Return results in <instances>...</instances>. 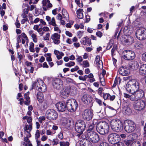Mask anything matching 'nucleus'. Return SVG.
Segmentation results:
<instances>
[{
    "mask_svg": "<svg viewBox=\"0 0 146 146\" xmlns=\"http://www.w3.org/2000/svg\"><path fill=\"white\" fill-rule=\"evenodd\" d=\"M108 140L111 144H115L119 142L120 141V137L118 134L115 133H112L108 135Z\"/></svg>",
    "mask_w": 146,
    "mask_h": 146,
    "instance_id": "9d476101",
    "label": "nucleus"
},
{
    "mask_svg": "<svg viewBox=\"0 0 146 146\" xmlns=\"http://www.w3.org/2000/svg\"><path fill=\"white\" fill-rule=\"evenodd\" d=\"M139 73L143 76L146 75V64L142 65L139 68Z\"/></svg>",
    "mask_w": 146,
    "mask_h": 146,
    "instance_id": "cd10ccee",
    "label": "nucleus"
},
{
    "mask_svg": "<svg viewBox=\"0 0 146 146\" xmlns=\"http://www.w3.org/2000/svg\"><path fill=\"white\" fill-rule=\"evenodd\" d=\"M82 116L84 119L90 120L93 116V111L90 110L86 109L83 113Z\"/></svg>",
    "mask_w": 146,
    "mask_h": 146,
    "instance_id": "2eb2a0df",
    "label": "nucleus"
},
{
    "mask_svg": "<svg viewBox=\"0 0 146 146\" xmlns=\"http://www.w3.org/2000/svg\"><path fill=\"white\" fill-rule=\"evenodd\" d=\"M86 127L84 122L82 120H79L77 121L75 125L76 131L80 134H82Z\"/></svg>",
    "mask_w": 146,
    "mask_h": 146,
    "instance_id": "1a4fd4ad",
    "label": "nucleus"
},
{
    "mask_svg": "<svg viewBox=\"0 0 146 146\" xmlns=\"http://www.w3.org/2000/svg\"><path fill=\"white\" fill-rule=\"evenodd\" d=\"M110 126L111 129L116 132L120 131L123 129V124L121 122L117 119L111 120L110 123Z\"/></svg>",
    "mask_w": 146,
    "mask_h": 146,
    "instance_id": "7ed1b4c3",
    "label": "nucleus"
},
{
    "mask_svg": "<svg viewBox=\"0 0 146 146\" xmlns=\"http://www.w3.org/2000/svg\"><path fill=\"white\" fill-rule=\"evenodd\" d=\"M25 133H28L29 135L28 136L30 137L31 136V135L30 134L31 131L32 129V125L31 124H29V125H26L24 127Z\"/></svg>",
    "mask_w": 146,
    "mask_h": 146,
    "instance_id": "bb28decb",
    "label": "nucleus"
},
{
    "mask_svg": "<svg viewBox=\"0 0 146 146\" xmlns=\"http://www.w3.org/2000/svg\"><path fill=\"white\" fill-rule=\"evenodd\" d=\"M42 8L45 11H46L48 8L51 7L52 6L49 0H43L42 1Z\"/></svg>",
    "mask_w": 146,
    "mask_h": 146,
    "instance_id": "412c9836",
    "label": "nucleus"
},
{
    "mask_svg": "<svg viewBox=\"0 0 146 146\" xmlns=\"http://www.w3.org/2000/svg\"><path fill=\"white\" fill-rule=\"evenodd\" d=\"M59 52V51L56 50H54V54L56 56V57L58 60H60L62 58V57L58 55Z\"/></svg>",
    "mask_w": 146,
    "mask_h": 146,
    "instance_id": "8fccbe9b",
    "label": "nucleus"
},
{
    "mask_svg": "<svg viewBox=\"0 0 146 146\" xmlns=\"http://www.w3.org/2000/svg\"><path fill=\"white\" fill-rule=\"evenodd\" d=\"M135 35L140 40H144L146 38V30L143 28H139L136 30Z\"/></svg>",
    "mask_w": 146,
    "mask_h": 146,
    "instance_id": "9b49d317",
    "label": "nucleus"
},
{
    "mask_svg": "<svg viewBox=\"0 0 146 146\" xmlns=\"http://www.w3.org/2000/svg\"><path fill=\"white\" fill-rule=\"evenodd\" d=\"M97 132L102 135H104L108 133L109 127L108 124L105 122H99L96 126Z\"/></svg>",
    "mask_w": 146,
    "mask_h": 146,
    "instance_id": "39448f33",
    "label": "nucleus"
},
{
    "mask_svg": "<svg viewBox=\"0 0 146 146\" xmlns=\"http://www.w3.org/2000/svg\"><path fill=\"white\" fill-rule=\"evenodd\" d=\"M124 126L125 131L128 133L133 132L136 129L135 123L131 120H125L124 122Z\"/></svg>",
    "mask_w": 146,
    "mask_h": 146,
    "instance_id": "423d86ee",
    "label": "nucleus"
},
{
    "mask_svg": "<svg viewBox=\"0 0 146 146\" xmlns=\"http://www.w3.org/2000/svg\"><path fill=\"white\" fill-rule=\"evenodd\" d=\"M46 115L48 119L51 120H55L58 116L57 112L54 110L51 109L47 110Z\"/></svg>",
    "mask_w": 146,
    "mask_h": 146,
    "instance_id": "4468645a",
    "label": "nucleus"
},
{
    "mask_svg": "<svg viewBox=\"0 0 146 146\" xmlns=\"http://www.w3.org/2000/svg\"><path fill=\"white\" fill-rule=\"evenodd\" d=\"M100 81L101 83V85L102 86H105L106 84L105 82V80L104 78L103 77L102 78H100Z\"/></svg>",
    "mask_w": 146,
    "mask_h": 146,
    "instance_id": "864d4df0",
    "label": "nucleus"
},
{
    "mask_svg": "<svg viewBox=\"0 0 146 146\" xmlns=\"http://www.w3.org/2000/svg\"><path fill=\"white\" fill-rule=\"evenodd\" d=\"M87 78V75H85L84 76H80L78 77L79 79L80 80H82L83 81H86V78Z\"/></svg>",
    "mask_w": 146,
    "mask_h": 146,
    "instance_id": "6e6d98bb",
    "label": "nucleus"
},
{
    "mask_svg": "<svg viewBox=\"0 0 146 146\" xmlns=\"http://www.w3.org/2000/svg\"><path fill=\"white\" fill-rule=\"evenodd\" d=\"M93 97L94 100L98 104L100 105L102 104V101L100 100L97 98L96 96H95V94L93 95Z\"/></svg>",
    "mask_w": 146,
    "mask_h": 146,
    "instance_id": "ea45409f",
    "label": "nucleus"
},
{
    "mask_svg": "<svg viewBox=\"0 0 146 146\" xmlns=\"http://www.w3.org/2000/svg\"><path fill=\"white\" fill-rule=\"evenodd\" d=\"M139 88L138 82L136 80L132 79L129 80L126 86V90L129 93L134 92Z\"/></svg>",
    "mask_w": 146,
    "mask_h": 146,
    "instance_id": "20e7f679",
    "label": "nucleus"
},
{
    "mask_svg": "<svg viewBox=\"0 0 146 146\" xmlns=\"http://www.w3.org/2000/svg\"><path fill=\"white\" fill-rule=\"evenodd\" d=\"M45 119V117L44 116H40L38 118V121L40 123H42L43 121H44Z\"/></svg>",
    "mask_w": 146,
    "mask_h": 146,
    "instance_id": "13d9d810",
    "label": "nucleus"
},
{
    "mask_svg": "<svg viewBox=\"0 0 146 146\" xmlns=\"http://www.w3.org/2000/svg\"><path fill=\"white\" fill-rule=\"evenodd\" d=\"M133 33V31L132 30H131L130 28L129 30L126 31V32H124V33L125 35H126V36H129V35Z\"/></svg>",
    "mask_w": 146,
    "mask_h": 146,
    "instance_id": "09e8293b",
    "label": "nucleus"
},
{
    "mask_svg": "<svg viewBox=\"0 0 146 146\" xmlns=\"http://www.w3.org/2000/svg\"><path fill=\"white\" fill-rule=\"evenodd\" d=\"M52 84L55 88L60 90L62 87L63 82L59 78H56L54 79Z\"/></svg>",
    "mask_w": 146,
    "mask_h": 146,
    "instance_id": "dca6fc26",
    "label": "nucleus"
},
{
    "mask_svg": "<svg viewBox=\"0 0 146 146\" xmlns=\"http://www.w3.org/2000/svg\"><path fill=\"white\" fill-rule=\"evenodd\" d=\"M31 37L32 38L33 41L35 42H36L37 41V36L35 34H33V35L31 36Z\"/></svg>",
    "mask_w": 146,
    "mask_h": 146,
    "instance_id": "603ef678",
    "label": "nucleus"
},
{
    "mask_svg": "<svg viewBox=\"0 0 146 146\" xmlns=\"http://www.w3.org/2000/svg\"><path fill=\"white\" fill-rule=\"evenodd\" d=\"M133 41L134 38L133 37L127 36L124 38L123 42L125 44L130 45L133 43Z\"/></svg>",
    "mask_w": 146,
    "mask_h": 146,
    "instance_id": "5701e85b",
    "label": "nucleus"
},
{
    "mask_svg": "<svg viewBox=\"0 0 146 146\" xmlns=\"http://www.w3.org/2000/svg\"><path fill=\"white\" fill-rule=\"evenodd\" d=\"M145 101L143 100H139L135 101L134 102V108L137 110H141L144 109L146 106Z\"/></svg>",
    "mask_w": 146,
    "mask_h": 146,
    "instance_id": "f8f14e48",
    "label": "nucleus"
},
{
    "mask_svg": "<svg viewBox=\"0 0 146 146\" xmlns=\"http://www.w3.org/2000/svg\"><path fill=\"white\" fill-rule=\"evenodd\" d=\"M54 26V30L55 31H57L59 33H61V31L59 29V28L56 26Z\"/></svg>",
    "mask_w": 146,
    "mask_h": 146,
    "instance_id": "0e129e2a",
    "label": "nucleus"
},
{
    "mask_svg": "<svg viewBox=\"0 0 146 146\" xmlns=\"http://www.w3.org/2000/svg\"><path fill=\"white\" fill-rule=\"evenodd\" d=\"M81 100L85 104H87L92 101V98L88 95L85 94L83 96Z\"/></svg>",
    "mask_w": 146,
    "mask_h": 146,
    "instance_id": "4be33fe9",
    "label": "nucleus"
},
{
    "mask_svg": "<svg viewBox=\"0 0 146 146\" xmlns=\"http://www.w3.org/2000/svg\"><path fill=\"white\" fill-rule=\"evenodd\" d=\"M50 36V33H47L46 35L44 36V39L45 40H49Z\"/></svg>",
    "mask_w": 146,
    "mask_h": 146,
    "instance_id": "bf43d9fd",
    "label": "nucleus"
},
{
    "mask_svg": "<svg viewBox=\"0 0 146 146\" xmlns=\"http://www.w3.org/2000/svg\"><path fill=\"white\" fill-rule=\"evenodd\" d=\"M123 58L127 60H131L134 59L135 57V52L130 50H124L122 53Z\"/></svg>",
    "mask_w": 146,
    "mask_h": 146,
    "instance_id": "ddd939ff",
    "label": "nucleus"
},
{
    "mask_svg": "<svg viewBox=\"0 0 146 146\" xmlns=\"http://www.w3.org/2000/svg\"><path fill=\"white\" fill-rule=\"evenodd\" d=\"M62 123L64 126L68 128L71 125V121L69 119L64 118L63 119Z\"/></svg>",
    "mask_w": 146,
    "mask_h": 146,
    "instance_id": "c85d7f7f",
    "label": "nucleus"
},
{
    "mask_svg": "<svg viewBox=\"0 0 146 146\" xmlns=\"http://www.w3.org/2000/svg\"><path fill=\"white\" fill-rule=\"evenodd\" d=\"M80 65L84 68H88L89 67L90 64L88 60H86L83 61Z\"/></svg>",
    "mask_w": 146,
    "mask_h": 146,
    "instance_id": "f704fd0d",
    "label": "nucleus"
},
{
    "mask_svg": "<svg viewBox=\"0 0 146 146\" xmlns=\"http://www.w3.org/2000/svg\"><path fill=\"white\" fill-rule=\"evenodd\" d=\"M60 35L57 33H54L51 36L53 42L55 44H58L60 43Z\"/></svg>",
    "mask_w": 146,
    "mask_h": 146,
    "instance_id": "a211bd4d",
    "label": "nucleus"
},
{
    "mask_svg": "<svg viewBox=\"0 0 146 146\" xmlns=\"http://www.w3.org/2000/svg\"><path fill=\"white\" fill-rule=\"evenodd\" d=\"M83 10L82 9H79L76 11L77 17L80 19H82L83 18L84 16L83 13Z\"/></svg>",
    "mask_w": 146,
    "mask_h": 146,
    "instance_id": "2f4dec72",
    "label": "nucleus"
},
{
    "mask_svg": "<svg viewBox=\"0 0 146 146\" xmlns=\"http://www.w3.org/2000/svg\"><path fill=\"white\" fill-rule=\"evenodd\" d=\"M91 40L88 37H85L83 38L81 41V42L84 45L88 44L90 46L91 44Z\"/></svg>",
    "mask_w": 146,
    "mask_h": 146,
    "instance_id": "7c9ffc66",
    "label": "nucleus"
},
{
    "mask_svg": "<svg viewBox=\"0 0 146 146\" xmlns=\"http://www.w3.org/2000/svg\"><path fill=\"white\" fill-rule=\"evenodd\" d=\"M129 94L124 93L123 96L126 98H129L131 101H136L141 99L144 96V93L141 90L138 89L134 92H131Z\"/></svg>",
    "mask_w": 146,
    "mask_h": 146,
    "instance_id": "f03ea898",
    "label": "nucleus"
},
{
    "mask_svg": "<svg viewBox=\"0 0 146 146\" xmlns=\"http://www.w3.org/2000/svg\"><path fill=\"white\" fill-rule=\"evenodd\" d=\"M131 67L133 69H136L139 66L138 63L135 61H133L131 63Z\"/></svg>",
    "mask_w": 146,
    "mask_h": 146,
    "instance_id": "c9c22d12",
    "label": "nucleus"
},
{
    "mask_svg": "<svg viewBox=\"0 0 146 146\" xmlns=\"http://www.w3.org/2000/svg\"><path fill=\"white\" fill-rule=\"evenodd\" d=\"M136 142V141L130 140H125L123 141L124 143L127 146L130 145V146H133Z\"/></svg>",
    "mask_w": 146,
    "mask_h": 146,
    "instance_id": "473e14b6",
    "label": "nucleus"
},
{
    "mask_svg": "<svg viewBox=\"0 0 146 146\" xmlns=\"http://www.w3.org/2000/svg\"><path fill=\"white\" fill-rule=\"evenodd\" d=\"M58 111L60 112L64 111L67 109L66 105L64 102H59L55 104Z\"/></svg>",
    "mask_w": 146,
    "mask_h": 146,
    "instance_id": "6ab92c4d",
    "label": "nucleus"
},
{
    "mask_svg": "<svg viewBox=\"0 0 146 146\" xmlns=\"http://www.w3.org/2000/svg\"><path fill=\"white\" fill-rule=\"evenodd\" d=\"M51 54L50 53H47L44 55V56L46 57V60L48 62L51 61L52 58L51 57Z\"/></svg>",
    "mask_w": 146,
    "mask_h": 146,
    "instance_id": "79ce46f5",
    "label": "nucleus"
},
{
    "mask_svg": "<svg viewBox=\"0 0 146 146\" xmlns=\"http://www.w3.org/2000/svg\"><path fill=\"white\" fill-rule=\"evenodd\" d=\"M62 14V16L60 14H58L56 16V19L60 21L62 19V18H63L65 19L67 21L69 20V17L68 14L65 9H63Z\"/></svg>",
    "mask_w": 146,
    "mask_h": 146,
    "instance_id": "aec40b11",
    "label": "nucleus"
},
{
    "mask_svg": "<svg viewBox=\"0 0 146 146\" xmlns=\"http://www.w3.org/2000/svg\"><path fill=\"white\" fill-rule=\"evenodd\" d=\"M69 95V92L67 91H65L64 90H62L60 93V96L64 98H67Z\"/></svg>",
    "mask_w": 146,
    "mask_h": 146,
    "instance_id": "72a5a7b5",
    "label": "nucleus"
},
{
    "mask_svg": "<svg viewBox=\"0 0 146 146\" xmlns=\"http://www.w3.org/2000/svg\"><path fill=\"white\" fill-rule=\"evenodd\" d=\"M141 60L143 61L146 62V52L142 54Z\"/></svg>",
    "mask_w": 146,
    "mask_h": 146,
    "instance_id": "4d7b16f0",
    "label": "nucleus"
},
{
    "mask_svg": "<svg viewBox=\"0 0 146 146\" xmlns=\"http://www.w3.org/2000/svg\"><path fill=\"white\" fill-rule=\"evenodd\" d=\"M66 105L67 109L69 111L73 112L76 110L78 104L75 100L71 99L67 101Z\"/></svg>",
    "mask_w": 146,
    "mask_h": 146,
    "instance_id": "0eeeda50",
    "label": "nucleus"
},
{
    "mask_svg": "<svg viewBox=\"0 0 146 146\" xmlns=\"http://www.w3.org/2000/svg\"><path fill=\"white\" fill-rule=\"evenodd\" d=\"M95 63L99 68L100 69L103 68V63L102 61L100 59V56H99L97 55L96 56L95 59Z\"/></svg>",
    "mask_w": 146,
    "mask_h": 146,
    "instance_id": "b1692460",
    "label": "nucleus"
},
{
    "mask_svg": "<svg viewBox=\"0 0 146 146\" xmlns=\"http://www.w3.org/2000/svg\"><path fill=\"white\" fill-rule=\"evenodd\" d=\"M119 74L123 76L128 75L130 73L129 68L125 66H121L119 69Z\"/></svg>",
    "mask_w": 146,
    "mask_h": 146,
    "instance_id": "f3484780",
    "label": "nucleus"
},
{
    "mask_svg": "<svg viewBox=\"0 0 146 146\" xmlns=\"http://www.w3.org/2000/svg\"><path fill=\"white\" fill-rule=\"evenodd\" d=\"M112 144V145H109L106 142H104L101 143L99 146H123V144L121 142Z\"/></svg>",
    "mask_w": 146,
    "mask_h": 146,
    "instance_id": "393cba45",
    "label": "nucleus"
},
{
    "mask_svg": "<svg viewBox=\"0 0 146 146\" xmlns=\"http://www.w3.org/2000/svg\"><path fill=\"white\" fill-rule=\"evenodd\" d=\"M34 44L33 42H31L30 43L29 49L31 52H33L35 51V50L34 48Z\"/></svg>",
    "mask_w": 146,
    "mask_h": 146,
    "instance_id": "37998d69",
    "label": "nucleus"
},
{
    "mask_svg": "<svg viewBox=\"0 0 146 146\" xmlns=\"http://www.w3.org/2000/svg\"><path fill=\"white\" fill-rule=\"evenodd\" d=\"M83 31H78L77 32V36L79 38H80L83 35Z\"/></svg>",
    "mask_w": 146,
    "mask_h": 146,
    "instance_id": "680f3d73",
    "label": "nucleus"
},
{
    "mask_svg": "<svg viewBox=\"0 0 146 146\" xmlns=\"http://www.w3.org/2000/svg\"><path fill=\"white\" fill-rule=\"evenodd\" d=\"M116 50V48L115 46H113L112 49L111 50V54L112 57H113L114 55H115V51Z\"/></svg>",
    "mask_w": 146,
    "mask_h": 146,
    "instance_id": "e2e57ef3",
    "label": "nucleus"
},
{
    "mask_svg": "<svg viewBox=\"0 0 146 146\" xmlns=\"http://www.w3.org/2000/svg\"><path fill=\"white\" fill-rule=\"evenodd\" d=\"M75 2L79 7L82 8L83 7V4L80 0H75Z\"/></svg>",
    "mask_w": 146,
    "mask_h": 146,
    "instance_id": "c03bdc74",
    "label": "nucleus"
},
{
    "mask_svg": "<svg viewBox=\"0 0 146 146\" xmlns=\"http://www.w3.org/2000/svg\"><path fill=\"white\" fill-rule=\"evenodd\" d=\"M48 24L50 25H52L53 26H56L57 25L56 24L55 18L54 17H53L51 19L50 21L49 22Z\"/></svg>",
    "mask_w": 146,
    "mask_h": 146,
    "instance_id": "58836bf2",
    "label": "nucleus"
},
{
    "mask_svg": "<svg viewBox=\"0 0 146 146\" xmlns=\"http://www.w3.org/2000/svg\"><path fill=\"white\" fill-rule=\"evenodd\" d=\"M87 137L89 141L93 143H97L100 140L98 134L95 132L91 131L87 134Z\"/></svg>",
    "mask_w": 146,
    "mask_h": 146,
    "instance_id": "6e6552de",
    "label": "nucleus"
},
{
    "mask_svg": "<svg viewBox=\"0 0 146 146\" xmlns=\"http://www.w3.org/2000/svg\"><path fill=\"white\" fill-rule=\"evenodd\" d=\"M32 89L35 88L39 92L37 94V98L38 101L42 102L44 100V96L43 93L46 91V86L42 80L39 79H37L35 81L33 82L32 85Z\"/></svg>",
    "mask_w": 146,
    "mask_h": 146,
    "instance_id": "f257e3e1",
    "label": "nucleus"
},
{
    "mask_svg": "<svg viewBox=\"0 0 146 146\" xmlns=\"http://www.w3.org/2000/svg\"><path fill=\"white\" fill-rule=\"evenodd\" d=\"M60 146H69L70 143L68 141H62L59 142Z\"/></svg>",
    "mask_w": 146,
    "mask_h": 146,
    "instance_id": "e433bc0d",
    "label": "nucleus"
},
{
    "mask_svg": "<svg viewBox=\"0 0 146 146\" xmlns=\"http://www.w3.org/2000/svg\"><path fill=\"white\" fill-rule=\"evenodd\" d=\"M75 63L74 62L70 61L69 62L66 63L65 64L66 66L70 67H71L74 66Z\"/></svg>",
    "mask_w": 146,
    "mask_h": 146,
    "instance_id": "a18cd8bd",
    "label": "nucleus"
},
{
    "mask_svg": "<svg viewBox=\"0 0 146 146\" xmlns=\"http://www.w3.org/2000/svg\"><path fill=\"white\" fill-rule=\"evenodd\" d=\"M21 35V37L22 36L23 37L22 38L25 39L26 40L28 41V39L25 33H22L21 35Z\"/></svg>",
    "mask_w": 146,
    "mask_h": 146,
    "instance_id": "052dcab7",
    "label": "nucleus"
},
{
    "mask_svg": "<svg viewBox=\"0 0 146 146\" xmlns=\"http://www.w3.org/2000/svg\"><path fill=\"white\" fill-rule=\"evenodd\" d=\"M40 21V19L38 18H36L33 21H31V23L33 24V23H37L38 22Z\"/></svg>",
    "mask_w": 146,
    "mask_h": 146,
    "instance_id": "69168bd1",
    "label": "nucleus"
},
{
    "mask_svg": "<svg viewBox=\"0 0 146 146\" xmlns=\"http://www.w3.org/2000/svg\"><path fill=\"white\" fill-rule=\"evenodd\" d=\"M35 135L36 139H38L40 137V133L39 130H37L36 131Z\"/></svg>",
    "mask_w": 146,
    "mask_h": 146,
    "instance_id": "5fc2aeb1",
    "label": "nucleus"
},
{
    "mask_svg": "<svg viewBox=\"0 0 146 146\" xmlns=\"http://www.w3.org/2000/svg\"><path fill=\"white\" fill-rule=\"evenodd\" d=\"M103 89L101 87L99 88L98 90L97 91L98 92V94L100 95V96L102 97L103 94L104 93H102Z\"/></svg>",
    "mask_w": 146,
    "mask_h": 146,
    "instance_id": "49530a36",
    "label": "nucleus"
},
{
    "mask_svg": "<svg viewBox=\"0 0 146 146\" xmlns=\"http://www.w3.org/2000/svg\"><path fill=\"white\" fill-rule=\"evenodd\" d=\"M59 140L57 139H54L52 140V143H53V145H57L59 143Z\"/></svg>",
    "mask_w": 146,
    "mask_h": 146,
    "instance_id": "3c124183",
    "label": "nucleus"
},
{
    "mask_svg": "<svg viewBox=\"0 0 146 146\" xmlns=\"http://www.w3.org/2000/svg\"><path fill=\"white\" fill-rule=\"evenodd\" d=\"M23 120L27 119V121L28 123H29V124H31L32 125L31 122L32 120V119L31 117L26 116L23 117Z\"/></svg>",
    "mask_w": 146,
    "mask_h": 146,
    "instance_id": "4c0bfd02",
    "label": "nucleus"
},
{
    "mask_svg": "<svg viewBox=\"0 0 146 146\" xmlns=\"http://www.w3.org/2000/svg\"><path fill=\"white\" fill-rule=\"evenodd\" d=\"M76 60L79 63V64H81L82 62V61L83 60V58L82 57L80 56H76Z\"/></svg>",
    "mask_w": 146,
    "mask_h": 146,
    "instance_id": "a19ab883",
    "label": "nucleus"
},
{
    "mask_svg": "<svg viewBox=\"0 0 146 146\" xmlns=\"http://www.w3.org/2000/svg\"><path fill=\"white\" fill-rule=\"evenodd\" d=\"M80 146H93L92 143L86 140H82L80 142Z\"/></svg>",
    "mask_w": 146,
    "mask_h": 146,
    "instance_id": "c756f323",
    "label": "nucleus"
},
{
    "mask_svg": "<svg viewBox=\"0 0 146 146\" xmlns=\"http://www.w3.org/2000/svg\"><path fill=\"white\" fill-rule=\"evenodd\" d=\"M102 97L105 100H110L111 101H113L115 99V95L111 96L109 93H103Z\"/></svg>",
    "mask_w": 146,
    "mask_h": 146,
    "instance_id": "a878e982",
    "label": "nucleus"
},
{
    "mask_svg": "<svg viewBox=\"0 0 146 146\" xmlns=\"http://www.w3.org/2000/svg\"><path fill=\"white\" fill-rule=\"evenodd\" d=\"M57 136L61 140H62L64 138L62 132V131H61L58 134Z\"/></svg>",
    "mask_w": 146,
    "mask_h": 146,
    "instance_id": "de8ad7c7",
    "label": "nucleus"
},
{
    "mask_svg": "<svg viewBox=\"0 0 146 146\" xmlns=\"http://www.w3.org/2000/svg\"><path fill=\"white\" fill-rule=\"evenodd\" d=\"M25 64L28 66L31 67L33 65V63L31 62L27 61L25 62Z\"/></svg>",
    "mask_w": 146,
    "mask_h": 146,
    "instance_id": "774afa93",
    "label": "nucleus"
},
{
    "mask_svg": "<svg viewBox=\"0 0 146 146\" xmlns=\"http://www.w3.org/2000/svg\"><path fill=\"white\" fill-rule=\"evenodd\" d=\"M94 127V124L93 123H92L89 126L88 131H91L92 130Z\"/></svg>",
    "mask_w": 146,
    "mask_h": 146,
    "instance_id": "338daca9",
    "label": "nucleus"
}]
</instances>
